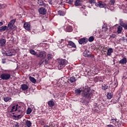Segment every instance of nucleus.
Returning a JSON list of instances; mask_svg holds the SVG:
<instances>
[{"mask_svg": "<svg viewBox=\"0 0 127 127\" xmlns=\"http://www.w3.org/2000/svg\"><path fill=\"white\" fill-rule=\"evenodd\" d=\"M92 91L91 88L88 86H86L81 93V96L84 98L82 104L88 105L91 101V97H92Z\"/></svg>", "mask_w": 127, "mask_h": 127, "instance_id": "1", "label": "nucleus"}, {"mask_svg": "<svg viewBox=\"0 0 127 127\" xmlns=\"http://www.w3.org/2000/svg\"><path fill=\"white\" fill-rule=\"evenodd\" d=\"M19 108H21V106H18V104H16L12 107V109L10 111V113H13V112H17V111H18V112L20 113V114H18L17 116H16V115H13V118H15V119H19V117H21V115H22V113H23V111L19 109ZM21 118V117H20V119Z\"/></svg>", "mask_w": 127, "mask_h": 127, "instance_id": "2", "label": "nucleus"}, {"mask_svg": "<svg viewBox=\"0 0 127 127\" xmlns=\"http://www.w3.org/2000/svg\"><path fill=\"white\" fill-rule=\"evenodd\" d=\"M58 67L59 70H61L62 69H63L66 65H67V60L65 59H58Z\"/></svg>", "mask_w": 127, "mask_h": 127, "instance_id": "3", "label": "nucleus"}, {"mask_svg": "<svg viewBox=\"0 0 127 127\" xmlns=\"http://www.w3.org/2000/svg\"><path fill=\"white\" fill-rule=\"evenodd\" d=\"M10 73H3L0 75V78L1 79V80H9V79H10Z\"/></svg>", "mask_w": 127, "mask_h": 127, "instance_id": "4", "label": "nucleus"}, {"mask_svg": "<svg viewBox=\"0 0 127 127\" xmlns=\"http://www.w3.org/2000/svg\"><path fill=\"white\" fill-rule=\"evenodd\" d=\"M83 56H84V57H87L88 58H94V57H95L94 55H91V53L88 50L84 51L83 52Z\"/></svg>", "mask_w": 127, "mask_h": 127, "instance_id": "5", "label": "nucleus"}, {"mask_svg": "<svg viewBox=\"0 0 127 127\" xmlns=\"http://www.w3.org/2000/svg\"><path fill=\"white\" fill-rule=\"evenodd\" d=\"M95 6L99 7H107V4L105 3V2L103 1H99L98 2L95 3Z\"/></svg>", "mask_w": 127, "mask_h": 127, "instance_id": "6", "label": "nucleus"}, {"mask_svg": "<svg viewBox=\"0 0 127 127\" xmlns=\"http://www.w3.org/2000/svg\"><path fill=\"white\" fill-rule=\"evenodd\" d=\"M36 57L37 58H42V59H44L46 57V52L45 51L40 52L39 53L36 55Z\"/></svg>", "mask_w": 127, "mask_h": 127, "instance_id": "7", "label": "nucleus"}, {"mask_svg": "<svg viewBox=\"0 0 127 127\" xmlns=\"http://www.w3.org/2000/svg\"><path fill=\"white\" fill-rule=\"evenodd\" d=\"M39 12L40 14H42L43 15H45L46 14L47 10L44 7H40L39 9Z\"/></svg>", "mask_w": 127, "mask_h": 127, "instance_id": "8", "label": "nucleus"}, {"mask_svg": "<svg viewBox=\"0 0 127 127\" xmlns=\"http://www.w3.org/2000/svg\"><path fill=\"white\" fill-rule=\"evenodd\" d=\"M66 45L67 47L68 46H70V47H73V48H75L73 50V51H76V45L75 44V43H74V42L69 41L68 42V44H67Z\"/></svg>", "mask_w": 127, "mask_h": 127, "instance_id": "9", "label": "nucleus"}, {"mask_svg": "<svg viewBox=\"0 0 127 127\" xmlns=\"http://www.w3.org/2000/svg\"><path fill=\"white\" fill-rule=\"evenodd\" d=\"M87 42H88V39H87V38H82L78 40V43L80 44H83V43H85L86 44Z\"/></svg>", "mask_w": 127, "mask_h": 127, "instance_id": "10", "label": "nucleus"}, {"mask_svg": "<svg viewBox=\"0 0 127 127\" xmlns=\"http://www.w3.org/2000/svg\"><path fill=\"white\" fill-rule=\"evenodd\" d=\"M94 81L95 83H97V82H104L103 80H102V77L101 76H96L94 78Z\"/></svg>", "mask_w": 127, "mask_h": 127, "instance_id": "11", "label": "nucleus"}, {"mask_svg": "<svg viewBox=\"0 0 127 127\" xmlns=\"http://www.w3.org/2000/svg\"><path fill=\"white\" fill-rule=\"evenodd\" d=\"M74 5L75 6H81L82 5V1L81 0H76L74 1Z\"/></svg>", "mask_w": 127, "mask_h": 127, "instance_id": "12", "label": "nucleus"}, {"mask_svg": "<svg viewBox=\"0 0 127 127\" xmlns=\"http://www.w3.org/2000/svg\"><path fill=\"white\" fill-rule=\"evenodd\" d=\"M24 27L26 30H30V24H29L28 22H26L24 24Z\"/></svg>", "mask_w": 127, "mask_h": 127, "instance_id": "13", "label": "nucleus"}, {"mask_svg": "<svg viewBox=\"0 0 127 127\" xmlns=\"http://www.w3.org/2000/svg\"><path fill=\"white\" fill-rule=\"evenodd\" d=\"M21 89L22 90V91H26V90L28 89V85L25 84H21Z\"/></svg>", "mask_w": 127, "mask_h": 127, "instance_id": "14", "label": "nucleus"}, {"mask_svg": "<svg viewBox=\"0 0 127 127\" xmlns=\"http://www.w3.org/2000/svg\"><path fill=\"white\" fill-rule=\"evenodd\" d=\"M5 42H6V40L4 39H1L0 40V47H2L4 44H5Z\"/></svg>", "mask_w": 127, "mask_h": 127, "instance_id": "15", "label": "nucleus"}, {"mask_svg": "<svg viewBox=\"0 0 127 127\" xmlns=\"http://www.w3.org/2000/svg\"><path fill=\"white\" fill-rule=\"evenodd\" d=\"M102 89L104 91H107L108 89H109V86L107 84H102Z\"/></svg>", "mask_w": 127, "mask_h": 127, "instance_id": "16", "label": "nucleus"}, {"mask_svg": "<svg viewBox=\"0 0 127 127\" xmlns=\"http://www.w3.org/2000/svg\"><path fill=\"white\" fill-rule=\"evenodd\" d=\"M8 30L7 26H2L0 27V32H2V31H5V30Z\"/></svg>", "mask_w": 127, "mask_h": 127, "instance_id": "17", "label": "nucleus"}, {"mask_svg": "<svg viewBox=\"0 0 127 127\" xmlns=\"http://www.w3.org/2000/svg\"><path fill=\"white\" fill-rule=\"evenodd\" d=\"M127 58H123L122 60H121L119 62L120 64H127Z\"/></svg>", "mask_w": 127, "mask_h": 127, "instance_id": "18", "label": "nucleus"}, {"mask_svg": "<svg viewBox=\"0 0 127 127\" xmlns=\"http://www.w3.org/2000/svg\"><path fill=\"white\" fill-rule=\"evenodd\" d=\"M48 105L50 107V108H52L53 107H54L55 103H54V101L53 100L49 101L48 102Z\"/></svg>", "mask_w": 127, "mask_h": 127, "instance_id": "19", "label": "nucleus"}, {"mask_svg": "<svg viewBox=\"0 0 127 127\" xmlns=\"http://www.w3.org/2000/svg\"><path fill=\"white\" fill-rule=\"evenodd\" d=\"M113 52H114V50H113L112 48H110L107 51V55L108 56H111Z\"/></svg>", "mask_w": 127, "mask_h": 127, "instance_id": "20", "label": "nucleus"}, {"mask_svg": "<svg viewBox=\"0 0 127 127\" xmlns=\"http://www.w3.org/2000/svg\"><path fill=\"white\" fill-rule=\"evenodd\" d=\"M113 96L114 94H113V92H108L107 95V99H111L113 98Z\"/></svg>", "mask_w": 127, "mask_h": 127, "instance_id": "21", "label": "nucleus"}, {"mask_svg": "<svg viewBox=\"0 0 127 127\" xmlns=\"http://www.w3.org/2000/svg\"><path fill=\"white\" fill-rule=\"evenodd\" d=\"M123 31V27L122 26H118L117 27V32L119 34L120 33H122V31Z\"/></svg>", "mask_w": 127, "mask_h": 127, "instance_id": "22", "label": "nucleus"}, {"mask_svg": "<svg viewBox=\"0 0 127 127\" xmlns=\"http://www.w3.org/2000/svg\"><path fill=\"white\" fill-rule=\"evenodd\" d=\"M65 30L67 32H71L73 30V28H72V26H69L66 27Z\"/></svg>", "mask_w": 127, "mask_h": 127, "instance_id": "23", "label": "nucleus"}, {"mask_svg": "<svg viewBox=\"0 0 127 127\" xmlns=\"http://www.w3.org/2000/svg\"><path fill=\"white\" fill-rule=\"evenodd\" d=\"M29 80L32 83H33L34 84H35L36 83V79L34 78V77H32V76H29Z\"/></svg>", "mask_w": 127, "mask_h": 127, "instance_id": "24", "label": "nucleus"}, {"mask_svg": "<svg viewBox=\"0 0 127 127\" xmlns=\"http://www.w3.org/2000/svg\"><path fill=\"white\" fill-rule=\"evenodd\" d=\"M5 55L6 56H12V55H13V54H12V53H11V52H10V51H6L5 52Z\"/></svg>", "mask_w": 127, "mask_h": 127, "instance_id": "25", "label": "nucleus"}, {"mask_svg": "<svg viewBox=\"0 0 127 127\" xmlns=\"http://www.w3.org/2000/svg\"><path fill=\"white\" fill-rule=\"evenodd\" d=\"M25 125L26 126H27V127H31L32 124L31 123V122H30V121L27 120L25 122Z\"/></svg>", "mask_w": 127, "mask_h": 127, "instance_id": "26", "label": "nucleus"}, {"mask_svg": "<svg viewBox=\"0 0 127 127\" xmlns=\"http://www.w3.org/2000/svg\"><path fill=\"white\" fill-rule=\"evenodd\" d=\"M75 94H76V95H81V93L82 92V91L79 89H77L74 91Z\"/></svg>", "mask_w": 127, "mask_h": 127, "instance_id": "27", "label": "nucleus"}, {"mask_svg": "<svg viewBox=\"0 0 127 127\" xmlns=\"http://www.w3.org/2000/svg\"><path fill=\"white\" fill-rule=\"evenodd\" d=\"M30 53L32 54V55H34L35 56H36L37 55V53L35 51H34L33 49L30 50Z\"/></svg>", "mask_w": 127, "mask_h": 127, "instance_id": "28", "label": "nucleus"}, {"mask_svg": "<svg viewBox=\"0 0 127 127\" xmlns=\"http://www.w3.org/2000/svg\"><path fill=\"white\" fill-rule=\"evenodd\" d=\"M75 81H76V78H75V77L72 76L70 77V83H74V82H75Z\"/></svg>", "mask_w": 127, "mask_h": 127, "instance_id": "29", "label": "nucleus"}, {"mask_svg": "<svg viewBox=\"0 0 127 127\" xmlns=\"http://www.w3.org/2000/svg\"><path fill=\"white\" fill-rule=\"evenodd\" d=\"M31 112H32V109H31L30 107L28 108L26 111L27 115H30V114H31Z\"/></svg>", "mask_w": 127, "mask_h": 127, "instance_id": "30", "label": "nucleus"}, {"mask_svg": "<svg viewBox=\"0 0 127 127\" xmlns=\"http://www.w3.org/2000/svg\"><path fill=\"white\" fill-rule=\"evenodd\" d=\"M58 13L59 15H62V16L65 15V13L61 10L58 11Z\"/></svg>", "mask_w": 127, "mask_h": 127, "instance_id": "31", "label": "nucleus"}, {"mask_svg": "<svg viewBox=\"0 0 127 127\" xmlns=\"http://www.w3.org/2000/svg\"><path fill=\"white\" fill-rule=\"evenodd\" d=\"M94 39H95V38L94 37V36H91L89 38L88 41L89 42H93V41H94Z\"/></svg>", "mask_w": 127, "mask_h": 127, "instance_id": "32", "label": "nucleus"}, {"mask_svg": "<svg viewBox=\"0 0 127 127\" xmlns=\"http://www.w3.org/2000/svg\"><path fill=\"white\" fill-rule=\"evenodd\" d=\"M79 6H80L79 7V8H80V10H81V11H83V9H86V5H85L81 4V5Z\"/></svg>", "mask_w": 127, "mask_h": 127, "instance_id": "33", "label": "nucleus"}, {"mask_svg": "<svg viewBox=\"0 0 127 127\" xmlns=\"http://www.w3.org/2000/svg\"><path fill=\"white\" fill-rule=\"evenodd\" d=\"M88 2L89 3H90V4H94L96 3V0H89Z\"/></svg>", "mask_w": 127, "mask_h": 127, "instance_id": "34", "label": "nucleus"}, {"mask_svg": "<svg viewBox=\"0 0 127 127\" xmlns=\"http://www.w3.org/2000/svg\"><path fill=\"white\" fill-rule=\"evenodd\" d=\"M38 3L40 5H43L44 4V2H43L42 0H39L38 1Z\"/></svg>", "mask_w": 127, "mask_h": 127, "instance_id": "35", "label": "nucleus"}, {"mask_svg": "<svg viewBox=\"0 0 127 127\" xmlns=\"http://www.w3.org/2000/svg\"><path fill=\"white\" fill-rule=\"evenodd\" d=\"M47 59H48V60H51V59H52V55L49 54L48 55H47Z\"/></svg>", "mask_w": 127, "mask_h": 127, "instance_id": "36", "label": "nucleus"}, {"mask_svg": "<svg viewBox=\"0 0 127 127\" xmlns=\"http://www.w3.org/2000/svg\"><path fill=\"white\" fill-rule=\"evenodd\" d=\"M4 102H8V101L11 100V98H9V97H5L3 99Z\"/></svg>", "mask_w": 127, "mask_h": 127, "instance_id": "37", "label": "nucleus"}, {"mask_svg": "<svg viewBox=\"0 0 127 127\" xmlns=\"http://www.w3.org/2000/svg\"><path fill=\"white\" fill-rule=\"evenodd\" d=\"M12 26H13V25H12L10 22L8 23V26L7 27V28H9V29H10V28H11V27H12Z\"/></svg>", "mask_w": 127, "mask_h": 127, "instance_id": "38", "label": "nucleus"}, {"mask_svg": "<svg viewBox=\"0 0 127 127\" xmlns=\"http://www.w3.org/2000/svg\"><path fill=\"white\" fill-rule=\"evenodd\" d=\"M16 19H12L9 22L13 25V24H14V23H15V21H16Z\"/></svg>", "mask_w": 127, "mask_h": 127, "instance_id": "39", "label": "nucleus"}, {"mask_svg": "<svg viewBox=\"0 0 127 127\" xmlns=\"http://www.w3.org/2000/svg\"><path fill=\"white\" fill-rule=\"evenodd\" d=\"M74 0H67V3L69 4H72Z\"/></svg>", "mask_w": 127, "mask_h": 127, "instance_id": "40", "label": "nucleus"}, {"mask_svg": "<svg viewBox=\"0 0 127 127\" xmlns=\"http://www.w3.org/2000/svg\"><path fill=\"white\" fill-rule=\"evenodd\" d=\"M102 31H108V28L107 27H102Z\"/></svg>", "mask_w": 127, "mask_h": 127, "instance_id": "41", "label": "nucleus"}, {"mask_svg": "<svg viewBox=\"0 0 127 127\" xmlns=\"http://www.w3.org/2000/svg\"><path fill=\"white\" fill-rule=\"evenodd\" d=\"M44 63L45 65H47V64H49V60H45Z\"/></svg>", "mask_w": 127, "mask_h": 127, "instance_id": "42", "label": "nucleus"}, {"mask_svg": "<svg viewBox=\"0 0 127 127\" xmlns=\"http://www.w3.org/2000/svg\"><path fill=\"white\" fill-rule=\"evenodd\" d=\"M126 23H124L122 20H120V25H121V26H124L125 25Z\"/></svg>", "mask_w": 127, "mask_h": 127, "instance_id": "43", "label": "nucleus"}, {"mask_svg": "<svg viewBox=\"0 0 127 127\" xmlns=\"http://www.w3.org/2000/svg\"><path fill=\"white\" fill-rule=\"evenodd\" d=\"M44 63V61L41 60L40 61V62H39V65H42V64H43Z\"/></svg>", "mask_w": 127, "mask_h": 127, "instance_id": "44", "label": "nucleus"}, {"mask_svg": "<svg viewBox=\"0 0 127 127\" xmlns=\"http://www.w3.org/2000/svg\"><path fill=\"white\" fill-rule=\"evenodd\" d=\"M14 127H19V123L18 122H16V124H14Z\"/></svg>", "mask_w": 127, "mask_h": 127, "instance_id": "45", "label": "nucleus"}, {"mask_svg": "<svg viewBox=\"0 0 127 127\" xmlns=\"http://www.w3.org/2000/svg\"><path fill=\"white\" fill-rule=\"evenodd\" d=\"M111 4L114 5L115 4V2H116V0H111Z\"/></svg>", "mask_w": 127, "mask_h": 127, "instance_id": "46", "label": "nucleus"}, {"mask_svg": "<svg viewBox=\"0 0 127 127\" xmlns=\"http://www.w3.org/2000/svg\"><path fill=\"white\" fill-rule=\"evenodd\" d=\"M4 7H5V6H4V5L0 3V9L1 8H4Z\"/></svg>", "mask_w": 127, "mask_h": 127, "instance_id": "47", "label": "nucleus"}, {"mask_svg": "<svg viewBox=\"0 0 127 127\" xmlns=\"http://www.w3.org/2000/svg\"><path fill=\"white\" fill-rule=\"evenodd\" d=\"M53 0H48V2L50 4H53V2H52Z\"/></svg>", "mask_w": 127, "mask_h": 127, "instance_id": "48", "label": "nucleus"}, {"mask_svg": "<svg viewBox=\"0 0 127 127\" xmlns=\"http://www.w3.org/2000/svg\"><path fill=\"white\" fill-rule=\"evenodd\" d=\"M125 28V29H127V24H125V25L122 27Z\"/></svg>", "mask_w": 127, "mask_h": 127, "instance_id": "49", "label": "nucleus"}, {"mask_svg": "<svg viewBox=\"0 0 127 127\" xmlns=\"http://www.w3.org/2000/svg\"><path fill=\"white\" fill-rule=\"evenodd\" d=\"M111 38H115L116 37V35L115 34H112V35L110 36Z\"/></svg>", "mask_w": 127, "mask_h": 127, "instance_id": "50", "label": "nucleus"}, {"mask_svg": "<svg viewBox=\"0 0 127 127\" xmlns=\"http://www.w3.org/2000/svg\"><path fill=\"white\" fill-rule=\"evenodd\" d=\"M1 62L3 64H4L6 62L5 61V59H2Z\"/></svg>", "mask_w": 127, "mask_h": 127, "instance_id": "51", "label": "nucleus"}, {"mask_svg": "<svg viewBox=\"0 0 127 127\" xmlns=\"http://www.w3.org/2000/svg\"><path fill=\"white\" fill-rule=\"evenodd\" d=\"M94 106L95 108H98V107H99V105H98V104L97 103H94Z\"/></svg>", "mask_w": 127, "mask_h": 127, "instance_id": "52", "label": "nucleus"}, {"mask_svg": "<svg viewBox=\"0 0 127 127\" xmlns=\"http://www.w3.org/2000/svg\"><path fill=\"white\" fill-rule=\"evenodd\" d=\"M16 117H17V116H18V115L20 114V112H18V110H17V111L16 112Z\"/></svg>", "mask_w": 127, "mask_h": 127, "instance_id": "53", "label": "nucleus"}, {"mask_svg": "<svg viewBox=\"0 0 127 127\" xmlns=\"http://www.w3.org/2000/svg\"><path fill=\"white\" fill-rule=\"evenodd\" d=\"M43 5H44V7H48V4H45L44 3V4Z\"/></svg>", "mask_w": 127, "mask_h": 127, "instance_id": "54", "label": "nucleus"}, {"mask_svg": "<svg viewBox=\"0 0 127 127\" xmlns=\"http://www.w3.org/2000/svg\"><path fill=\"white\" fill-rule=\"evenodd\" d=\"M107 127H114V126L112 125H107Z\"/></svg>", "mask_w": 127, "mask_h": 127, "instance_id": "55", "label": "nucleus"}, {"mask_svg": "<svg viewBox=\"0 0 127 127\" xmlns=\"http://www.w3.org/2000/svg\"><path fill=\"white\" fill-rule=\"evenodd\" d=\"M3 25V23L2 22H0V26Z\"/></svg>", "mask_w": 127, "mask_h": 127, "instance_id": "56", "label": "nucleus"}, {"mask_svg": "<svg viewBox=\"0 0 127 127\" xmlns=\"http://www.w3.org/2000/svg\"><path fill=\"white\" fill-rule=\"evenodd\" d=\"M111 121H115V122H116L117 119H112Z\"/></svg>", "mask_w": 127, "mask_h": 127, "instance_id": "57", "label": "nucleus"}, {"mask_svg": "<svg viewBox=\"0 0 127 127\" xmlns=\"http://www.w3.org/2000/svg\"><path fill=\"white\" fill-rule=\"evenodd\" d=\"M122 40H123V41H125V40H126V39H125V37H122Z\"/></svg>", "mask_w": 127, "mask_h": 127, "instance_id": "58", "label": "nucleus"}, {"mask_svg": "<svg viewBox=\"0 0 127 127\" xmlns=\"http://www.w3.org/2000/svg\"><path fill=\"white\" fill-rule=\"evenodd\" d=\"M116 85H117V82H114V86H116Z\"/></svg>", "mask_w": 127, "mask_h": 127, "instance_id": "59", "label": "nucleus"}, {"mask_svg": "<svg viewBox=\"0 0 127 127\" xmlns=\"http://www.w3.org/2000/svg\"><path fill=\"white\" fill-rule=\"evenodd\" d=\"M118 86V84H117L115 86V88L117 87Z\"/></svg>", "mask_w": 127, "mask_h": 127, "instance_id": "60", "label": "nucleus"}, {"mask_svg": "<svg viewBox=\"0 0 127 127\" xmlns=\"http://www.w3.org/2000/svg\"><path fill=\"white\" fill-rule=\"evenodd\" d=\"M21 109V108H19V110H21V109Z\"/></svg>", "mask_w": 127, "mask_h": 127, "instance_id": "61", "label": "nucleus"}, {"mask_svg": "<svg viewBox=\"0 0 127 127\" xmlns=\"http://www.w3.org/2000/svg\"><path fill=\"white\" fill-rule=\"evenodd\" d=\"M121 107H123V105H121Z\"/></svg>", "mask_w": 127, "mask_h": 127, "instance_id": "62", "label": "nucleus"}, {"mask_svg": "<svg viewBox=\"0 0 127 127\" xmlns=\"http://www.w3.org/2000/svg\"><path fill=\"white\" fill-rule=\"evenodd\" d=\"M14 114H15V113H13V115H14Z\"/></svg>", "mask_w": 127, "mask_h": 127, "instance_id": "63", "label": "nucleus"}, {"mask_svg": "<svg viewBox=\"0 0 127 127\" xmlns=\"http://www.w3.org/2000/svg\"><path fill=\"white\" fill-rule=\"evenodd\" d=\"M126 0V1H127V0Z\"/></svg>", "mask_w": 127, "mask_h": 127, "instance_id": "64", "label": "nucleus"}]
</instances>
